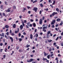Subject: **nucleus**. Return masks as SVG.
<instances>
[{"mask_svg":"<svg viewBox=\"0 0 63 63\" xmlns=\"http://www.w3.org/2000/svg\"><path fill=\"white\" fill-rule=\"evenodd\" d=\"M34 61V59H30V60L27 61V62H31Z\"/></svg>","mask_w":63,"mask_h":63,"instance_id":"nucleus-1","label":"nucleus"},{"mask_svg":"<svg viewBox=\"0 0 63 63\" xmlns=\"http://www.w3.org/2000/svg\"><path fill=\"white\" fill-rule=\"evenodd\" d=\"M43 22V20L42 19H40L39 20V23L40 24H42Z\"/></svg>","mask_w":63,"mask_h":63,"instance_id":"nucleus-2","label":"nucleus"},{"mask_svg":"<svg viewBox=\"0 0 63 63\" xmlns=\"http://www.w3.org/2000/svg\"><path fill=\"white\" fill-rule=\"evenodd\" d=\"M57 14H58V13H57V12H54L52 13V16H54L55 15H57Z\"/></svg>","mask_w":63,"mask_h":63,"instance_id":"nucleus-3","label":"nucleus"},{"mask_svg":"<svg viewBox=\"0 0 63 63\" xmlns=\"http://www.w3.org/2000/svg\"><path fill=\"white\" fill-rule=\"evenodd\" d=\"M13 26V27L14 28H15L16 27V24H14L13 25H12V26Z\"/></svg>","mask_w":63,"mask_h":63,"instance_id":"nucleus-4","label":"nucleus"},{"mask_svg":"<svg viewBox=\"0 0 63 63\" xmlns=\"http://www.w3.org/2000/svg\"><path fill=\"white\" fill-rule=\"evenodd\" d=\"M20 30H22V29L23 28V26H22V25H21L20 26Z\"/></svg>","mask_w":63,"mask_h":63,"instance_id":"nucleus-5","label":"nucleus"},{"mask_svg":"<svg viewBox=\"0 0 63 63\" xmlns=\"http://www.w3.org/2000/svg\"><path fill=\"white\" fill-rule=\"evenodd\" d=\"M38 10V8H34L33 9V11H35V12H36L37 11V10Z\"/></svg>","mask_w":63,"mask_h":63,"instance_id":"nucleus-6","label":"nucleus"},{"mask_svg":"<svg viewBox=\"0 0 63 63\" xmlns=\"http://www.w3.org/2000/svg\"><path fill=\"white\" fill-rule=\"evenodd\" d=\"M10 39L11 40V41L12 42H13V38L12 37H9Z\"/></svg>","mask_w":63,"mask_h":63,"instance_id":"nucleus-7","label":"nucleus"},{"mask_svg":"<svg viewBox=\"0 0 63 63\" xmlns=\"http://www.w3.org/2000/svg\"><path fill=\"white\" fill-rule=\"evenodd\" d=\"M11 11L10 8H9L6 11V12H10Z\"/></svg>","mask_w":63,"mask_h":63,"instance_id":"nucleus-8","label":"nucleus"},{"mask_svg":"<svg viewBox=\"0 0 63 63\" xmlns=\"http://www.w3.org/2000/svg\"><path fill=\"white\" fill-rule=\"evenodd\" d=\"M44 55L45 56H46L47 55V54H48V53H46V52L45 51L44 52Z\"/></svg>","mask_w":63,"mask_h":63,"instance_id":"nucleus-9","label":"nucleus"},{"mask_svg":"<svg viewBox=\"0 0 63 63\" xmlns=\"http://www.w3.org/2000/svg\"><path fill=\"white\" fill-rule=\"evenodd\" d=\"M30 39L32 40L33 39V35L31 34L30 35Z\"/></svg>","mask_w":63,"mask_h":63,"instance_id":"nucleus-10","label":"nucleus"},{"mask_svg":"<svg viewBox=\"0 0 63 63\" xmlns=\"http://www.w3.org/2000/svg\"><path fill=\"white\" fill-rule=\"evenodd\" d=\"M32 25H33V26L34 27H36V24L35 23H33L32 24Z\"/></svg>","mask_w":63,"mask_h":63,"instance_id":"nucleus-11","label":"nucleus"},{"mask_svg":"<svg viewBox=\"0 0 63 63\" xmlns=\"http://www.w3.org/2000/svg\"><path fill=\"white\" fill-rule=\"evenodd\" d=\"M5 27L6 28H9V26L8 25H6L5 26Z\"/></svg>","mask_w":63,"mask_h":63,"instance_id":"nucleus-12","label":"nucleus"},{"mask_svg":"<svg viewBox=\"0 0 63 63\" xmlns=\"http://www.w3.org/2000/svg\"><path fill=\"white\" fill-rule=\"evenodd\" d=\"M47 38H49V37H50V35H49V34H47Z\"/></svg>","mask_w":63,"mask_h":63,"instance_id":"nucleus-13","label":"nucleus"},{"mask_svg":"<svg viewBox=\"0 0 63 63\" xmlns=\"http://www.w3.org/2000/svg\"><path fill=\"white\" fill-rule=\"evenodd\" d=\"M47 59L46 58H43L42 59V60H43V61H45V60H47Z\"/></svg>","mask_w":63,"mask_h":63,"instance_id":"nucleus-14","label":"nucleus"},{"mask_svg":"<svg viewBox=\"0 0 63 63\" xmlns=\"http://www.w3.org/2000/svg\"><path fill=\"white\" fill-rule=\"evenodd\" d=\"M61 20V19L60 18H58L56 20L57 21H60Z\"/></svg>","mask_w":63,"mask_h":63,"instance_id":"nucleus-15","label":"nucleus"},{"mask_svg":"<svg viewBox=\"0 0 63 63\" xmlns=\"http://www.w3.org/2000/svg\"><path fill=\"white\" fill-rule=\"evenodd\" d=\"M23 50L22 49H20L19 51V52H22Z\"/></svg>","mask_w":63,"mask_h":63,"instance_id":"nucleus-16","label":"nucleus"},{"mask_svg":"<svg viewBox=\"0 0 63 63\" xmlns=\"http://www.w3.org/2000/svg\"><path fill=\"white\" fill-rule=\"evenodd\" d=\"M56 42H54L53 43L54 46H55L56 47H57V45H56Z\"/></svg>","mask_w":63,"mask_h":63,"instance_id":"nucleus-17","label":"nucleus"},{"mask_svg":"<svg viewBox=\"0 0 63 63\" xmlns=\"http://www.w3.org/2000/svg\"><path fill=\"white\" fill-rule=\"evenodd\" d=\"M21 22L22 23V25H23V26H24V25H25V24H24V22H23V21H22Z\"/></svg>","mask_w":63,"mask_h":63,"instance_id":"nucleus-18","label":"nucleus"},{"mask_svg":"<svg viewBox=\"0 0 63 63\" xmlns=\"http://www.w3.org/2000/svg\"><path fill=\"white\" fill-rule=\"evenodd\" d=\"M30 46V45H28V44L26 45V47L28 48V47H29Z\"/></svg>","mask_w":63,"mask_h":63,"instance_id":"nucleus-19","label":"nucleus"},{"mask_svg":"<svg viewBox=\"0 0 63 63\" xmlns=\"http://www.w3.org/2000/svg\"><path fill=\"white\" fill-rule=\"evenodd\" d=\"M18 39L20 42H21V41H22V38H18Z\"/></svg>","mask_w":63,"mask_h":63,"instance_id":"nucleus-20","label":"nucleus"},{"mask_svg":"<svg viewBox=\"0 0 63 63\" xmlns=\"http://www.w3.org/2000/svg\"><path fill=\"white\" fill-rule=\"evenodd\" d=\"M0 16H1V18H2V17H3V16H2V13H0Z\"/></svg>","mask_w":63,"mask_h":63,"instance_id":"nucleus-21","label":"nucleus"},{"mask_svg":"<svg viewBox=\"0 0 63 63\" xmlns=\"http://www.w3.org/2000/svg\"><path fill=\"white\" fill-rule=\"evenodd\" d=\"M40 6L41 7H43V4L42 3H41L40 4Z\"/></svg>","mask_w":63,"mask_h":63,"instance_id":"nucleus-22","label":"nucleus"},{"mask_svg":"<svg viewBox=\"0 0 63 63\" xmlns=\"http://www.w3.org/2000/svg\"><path fill=\"white\" fill-rule=\"evenodd\" d=\"M56 10L57 11V12H59V9L58 8H57L56 9Z\"/></svg>","mask_w":63,"mask_h":63,"instance_id":"nucleus-23","label":"nucleus"},{"mask_svg":"<svg viewBox=\"0 0 63 63\" xmlns=\"http://www.w3.org/2000/svg\"><path fill=\"white\" fill-rule=\"evenodd\" d=\"M55 0H54L53 3H52V5H54V4H55Z\"/></svg>","mask_w":63,"mask_h":63,"instance_id":"nucleus-24","label":"nucleus"},{"mask_svg":"<svg viewBox=\"0 0 63 63\" xmlns=\"http://www.w3.org/2000/svg\"><path fill=\"white\" fill-rule=\"evenodd\" d=\"M52 22L54 23H55V22H56V21L54 19L53 20H52Z\"/></svg>","mask_w":63,"mask_h":63,"instance_id":"nucleus-25","label":"nucleus"},{"mask_svg":"<svg viewBox=\"0 0 63 63\" xmlns=\"http://www.w3.org/2000/svg\"><path fill=\"white\" fill-rule=\"evenodd\" d=\"M50 55V54H49L47 56V57L48 59H49Z\"/></svg>","mask_w":63,"mask_h":63,"instance_id":"nucleus-26","label":"nucleus"},{"mask_svg":"<svg viewBox=\"0 0 63 63\" xmlns=\"http://www.w3.org/2000/svg\"><path fill=\"white\" fill-rule=\"evenodd\" d=\"M52 40H47V41L48 42H49V43H50V42H52Z\"/></svg>","mask_w":63,"mask_h":63,"instance_id":"nucleus-27","label":"nucleus"},{"mask_svg":"<svg viewBox=\"0 0 63 63\" xmlns=\"http://www.w3.org/2000/svg\"><path fill=\"white\" fill-rule=\"evenodd\" d=\"M50 34V31H49L47 32V34Z\"/></svg>","mask_w":63,"mask_h":63,"instance_id":"nucleus-28","label":"nucleus"},{"mask_svg":"<svg viewBox=\"0 0 63 63\" xmlns=\"http://www.w3.org/2000/svg\"><path fill=\"white\" fill-rule=\"evenodd\" d=\"M6 55H3V59H5V57H6Z\"/></svg>","mask_w":63,"mask_h":63,"instance_id":"nucleus-29","label":"nucleus"},{"mask_svg":"<svg viewBox=\"0 0 63 63\" xmlns=\"http://www.w3.org/2000/svg\"><path fill=\"white\" fill-rule=\"evenodd\" d=\"M23 35H26V32H23Z\"/></svg>","mask_w":63,"mask_h":63,"instance_id":"nucleus-30","label":"nucleus"},{"mask_svg":"<svg viewBox=\"0 0 63 63\" xmlns=\"http://www.w3.org/2000/svg\"><path fill=\"white\" fill-rule=\"evenodd\" d=\"M6 34L7 35V36H9V32H7Z\"/></svg>","mask_w":63,"mask_h":63,"instance_id":"nucleus-31","label":"nucleus"},{"mask_svg":"<svg viewBox=\"0 0 63 63\" xmlns=\"http://www.w3.org/2000/svg\"><path fill=\"white\" fill-rule=\"evenodd\" d=\"M59 39V37H57L56 39V40L57 41Z\"/></svg>","mask_w":63,"mask_h":63,"instance_id":"nucleus-32","label":"nucleus"},{"mask_svg":"<svg viewBox=\"0 0 63 63\" xmlns=\"http://www.w3.org/2000/svg\"><path fill=\"white\" fill-rule=\"evenodd\" d=\"M2 15L3 16H6V14H5V13H2Z\"/></svg>","mask_w":63,"mask_h":63,"instance_id":"nucleus-33","label":"nucleus"},{"mask_svg":"<svg viewBox=\"0 0 63 63\" xmlns=\"http://www.w3.org/2000/svg\"><path fill=\"white\" fill-rule=\"evenodd\" d=\"M51 50H52V49L51 48H49V51H51Z\"/></svg>","mask_w":63,"mask_h":63,"instance_id":"nucleus-34","label":"nucleus"},{"mask_svg":"<svg viewBox=\"0 0 63 63\" xmlns=\"http://www.w3.org/2000/svg\"><path fill=\"white\" fill-rule=\"evenodd\" d=\"M21 36V33H19L18 34V37H19Z\"/></svg>","mask_w":63,"mask_h":63,"instance_id":"nucleus-35","label":"nucleus"},{"mask_svg":"<svg viewBox=\"0 0 63 63\" xmlns=\"http://www.w3.org/2000/svg\"><path fill=\"white\" fill-rule=\"evenodd\" d=\"M53 55H54L53 54H52L50 55V57H52L53 56Z\"/></svg>","mask_w":63,"mask_h":63,"instance_id":"nucleus-36","label":"nucleus"},{"mask_svg":"<svg viewBox=\"0 0 63 63\" xmlns=\"http://www.w3.org/2000/svg\"><path fill=\"white\" fill-rule=\"evenodd\" d=\"M2 34L3 36V37H4V36H5L4 35H5V34H4V33H2Z\"/></svg>","mask_w":63,"mask_h":63,"instance_id":"nucleus-37","label":"nucleus"},{"mask_svg":"<svg viewBox=\"0 0 63 63\" xmlns=\"http://www.w3.org/2000/svg\"><path fill=\"white\" fill-rule=\"evenodd\" d=\"M19 47H16V49L17 50H18V49H19Z\"/></svg>","mask_w":63,"mask_h":63,"instance_id":"nucleus-38","label":"nucleus"},{"mask_svg":"<svg viewBox=\"0 0 63 63\" xmlns=\"http://www.w3.org/2000/svg\"><path fill=\"white\" fill-rule=\"evenodd\" d=\"M54 23H53V22H52L51 23V25H53V24H54Z\"/></svg>","mask_w":63,"mask_h":63,"instance_id":"nucleus-39","label":"nucleus"},{"mask_svg":"<svg viewBox=\"0 0 63 63\" xmlns=\"http://www.w3.org/2000/svg\"><path fill=\"white\" fill-rule=\"evenodd\" d=\"M61 46H62V47H63V42H62V43H61Z\"/></svg>","mask_w":63,"mask_h":63,"instance_id":"nucleus-40","label":"nucleus"},{"mask_svg":"<svg viewBox=\"0 0 63 63\" xmlns=\"http://www.w3.org/2000/svg\"><path fill=\"white\" fill-rule=\"evenodd\" d=\"M11 35L12 36H14L15 35L14 34V33H11Z\"/></svg>","mask_w":63,"mask_h":63,"instance_id":"nucleus-41","label":"nucleus"},{"mask_svg":"<svg viewBox=\"0 0 63 63\" xmlns=\"http://www.w3.org/2000/svg\"><path fill=\"white\" fill-rule=\"evenodd\" d=\"M43 31H44V32H46V31H47V30H43Z\"/></svg>","mask_w":63,"mask_h":63,"instance_id":"nucleus-42","label":"nucleus"},{"mask_svg":"<svg viewBox=\"0 0 63 63\" xmlns=\"http://www.w3.org/2000/svg\"><path fill=\"white\" fill-rule=\"evenodd\" d=\"M28 13L29 14H31V11H29Z\"/></svg>","mask_w":63,"mask_h":63,"instance_id":"nucleus-43","label":"nucleus"},{"mask_svg":"<svg viewBox=\"0 0 63 63\" xmlns=\"http://www.w3.org/2000/svg\"><path fill=\"white\" fill-rule=\"evenodd\" d=\"M0 46H3V43H1L0 44Z\"/></svg>","mask_w":63,"mask_h":63,"instance_id":"nucleus-44","label":"nucleus"},{"mask_svg":"<svg viewBox=\"0 0 63 63\" xmlns=\"http://www.w3.org/2000/svg\"><path fill=\"white\" fill-rule=\"evenodd\" d=\"M31 22H33L34 21V20L32 19H31Z\"/></svg>","mask_w":63,"mask_h":63,"instance_id":"nucleus-45","label":"nucleus"},{"mask_svg":"<svg viewBox=\"0 0 63 63\" xmlns=\"http://www.w3.org/2000/svg\"><path fill=\"white\" fill-rule=\"evenodd\" d=\"M15 34H17V31H15Z\"/></svg>","mask_w":63,"mask_h":63,"instance_id":"nucleus-46","label":"nucleus"},{"mask_svg":"<svg viewBox=\"0 0 63 63\" xmlns=\"http://www.w3.org/2000/svg\"><path fill=\"white\" fill-rule=\"evenodd\" d=\"M55 60H57H57H58V58L56 57V58Z\"/></svg>","mask_w":63,"mask_h":63,"instance_id":"nucleus-47","label":"nucleus"},{"mask_svg":"<svg viewBox=\"0 0 63 63\" xmlns=\"http://www.w3.org/2000/svg\"><path fill=\"white\" fill-rule=\"evenodd\" d=\"M52 28H54V25L52 26Z\"/></svg>","mask_w":63,"mask_h":63,"instance_id":"nucleus-48","label":"nucleus"},{"mask_svg":"<svg viewBox=\"0 0 63 63\" xmlns=\"http://www.w3.org/2000/svg\"><path fill=\"white\" fill-rule=\"evenodd\" d=\"M12 33V30H10V34H11Z\"/></svg>","mask_w":63,"mask_h":63,"instance_id":"nucleus-49","label":"nucleus"},{"mask_svg":"<svg viewBox=\"0 0 63 63\" xmlns=\"http://www.w3.org/2000/svg\"><path fill=\"white\" fill-rule=\"evenodd\" d=\"M42 19L43 20H44L45 19V17L44 16H43Z\"/></svg>","mask_w":63,"mask_h":63,"instance_id":"nucleus-50","label":"nucleus"},{"mask_svg":"<svg viewBox=\"0 0 63 63\" xmlns=\"http://www.w3.org/2000/svg\"><path fill=\"white\" fill-rule=\"evenodd\" d=\"M26 28H27L28 29L29 28V27H28V26L27 25H26Z\"/></svg>","mask_w":63,"mask_h":63,"instance_id":"nucleus-51","label":"nucleus"},{"mask_svg":"<svg viewBox=\"0 0 63 63\" xmlns=\"http://www.w3.org/2000/svg\"><path fill=\"white\" fill-rule=\"evenodd\" d=\"M42 13V11L41 10L39 12V14L41 15Z\"/></svg>","mask_w":63,"mask_h":63,"instance_id":"nucleus-52","label":"nucleus"},{"mask_svg":"<svg viewBox=\"0 0 63 63\" xmlns=\"http://www.w3.org/2000/svg\"><path fill=\"white\" fill-rule=\"evenodd\" d=\"M3 5H1L0 6V8H3Z\"/></svg>","mask_w":63,"mask_h":63,"instance_id":"nucleus-53","label":"nucleus"},{"mask_svg":"<svg viewBox=\"0 0 63 63\" xmlns=\"http://www.w3.org/2000/svg\"><path fill=\"white\" fill-rule=\"evenodd\" d=\"M50 6H51V7H52V8H53V6H52V5H50Z\"/></svg>","mask_w":63,"mask_h":63,"instance_id":"nucleus-54","label":"nucleus"},{"mask_svg":"<svg viewBox=\"0 0 63 63\" xmlns=\"http://www.w3.org/2000/svg\"><path fill=\"white\" fill-rule=\"evenodd\" d=\"M43 30H45L46 29V27H43Z\"/></svg>","mask_w":63,"mask_h":63,"instance_id":"nucleus-55","label":"nucleus"},{"mask_svg":"<svg viewBox=\"0 0 63 63\" xmlns=\"http://www.w3.org/2000/svg\"><path fill=\"white\" fill-rule=\"evenodd\" d=\"M58 56H59V57H60V56H61V55H60V54H58Z\"/></svg>","mask_w":63,"mask_h":63,"instance_id":"nucleus-56","label":"nucleus"},{"mask_svg":"<svg viewBox=\"0 0 63 63\" xmlns=\"http://www.w3.org/2000/svg\"><path fill=\"white\" fill-rule=\"evenodd\" d=\"M27 24L28 25V26H29V24H30V22H28L27 23Z\"/></svg>","mask_w":63,"mask_h":63,"instance_id":"nucleus-57","label":"nucleus"},{"mask_svg":"<svg viewBox=\"0 0 63 63\" xmlns=\"http://www.w3.org/2000/svg\"><path fill=\"white\" fill-rule=\"evenodd\" d=\"M56 36V34H55L53 35V37H55Z\"/></svg>","mask_w":63,"mask_h":63,"instance_id":"nucleus-58","label":"nucleus"},{"mask_svg":"<svg viewBox=\"0 0 63 63\" xmlns=\"http://www.w3.org/2000/svg\"><path fill=\"white\" fill-rule=\"evenodd\" d=\"M46 61L47 62V63H49V60H46Z\"/></svg>","mask_w":63,"mask_h":63,"instance_id":"nucleus-59","label":"nucleus"},{"mask_svg":"<svg viewBox=\"0 0 63 63\" xmlns=\"http://www.w3.org/2000/svg\"><path fill=\"white\" fill-rule=\"evenodd\" d=\"M50 25L49 24L48 26V28H50Z\"/></svg>","mask_w":63,"mask_h":63,"instance_id":"nucleus-60","label":"nucleus"},{"mask_svg":"<svg viewBox=\"0 0 63 63\" xmlns=\"http://www.w3.org/2000/svg\"><path fill=\"white\" fill-rule=\"evenodd\" d=\"M58 24H57L56 25V27H58Z\"/></svg>","mask_w":63,"mask_h":63,"instance_id":"nucleus-61","label":"nucleus"},{"mask_svg":"<svg viewBox=\"0 0 63 63\" xmlns=\"http://www.w3.org/2000/svg\"><path fill=\"white\" fill-rule=\"evenodd\" d=\"M37 29H36L34 30V32H37Z\"/></svg>","mask_w":63,"mask_h":63,"instance_id":"nucleus-62","label":"nucleus"},{"mask_svg":"<svg viewBox=\"0 0 63 63\" xmlns=\"http://www.w3.org/2000/svg\"><path fill=\"white\" fill-rule=\"evenodd\" d=\"M21 38H24V36L23 35H22L21 36Z\"/></svg>","mask_w":63,"mask_h":63,"instance_id":"nucleus-63","label":"nucleus"},{"mask_svg":"<svg viewBox=\"0 0 63 63\" xmlns=\"http://www.w3.org/2000/svg\"><path fill=\"white\" fill-rule=\"evenodd\" d=\"M61 35H62V36H63V32H62L61 33Z\"/></svg>","mask_w":63,"mask_h":63,"instance_id":"nucleus-64","label":"nucleus"}]
</instances>
